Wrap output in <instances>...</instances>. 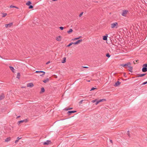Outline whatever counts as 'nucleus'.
I'll return each instance as SVG.
<instances>
[{
    "instance_id": "nucleus-26",
    "label": "nucleus",
    "mask_w": 147,
    "mask_h": 147,
    "mask_svg": "<svg viewBox=\"0 0 147 147\" xmlns=\"http://www.w3.org/2000/svg\"><path fill=\"white\" fill-rule=\"evenodd\" d=\"M31 3H32L30 1H28L26 3V4L27 5H30L31 4Z\"/></svg>"
},
{
    "instance_id": "nucleus-16",
    "label": "nucleus",
    "mask_w": 147,
    "mask_h": 147,
    "mask_svg": "<svg viewBox=\"0 0 147 147\" xmlns=\"http://www.w3.org/2000/svg\"><path fill=\"white\" fill-rule=\"evenodd\" d=\"M9 68H10V70L13 72H15V69H14V68L11 67V66H9Z\"/></svg>"
},
{
    "instance_id": "nucleus-44",
    "label": "nucleus",
    "mask_w": 147,
    "mask_h": 147,
    "mask_svg": "<svg viewBox=\"0 0 147 147\" xmlns=\"http://www.w3.org/2000/svg\"><path fill=\"white\" fill-rule=\"evenodd\" d=\"M21 138H19V137H18L17 139V140H19L21 139Z\"/></svg>"
},
{
    "instance_id": "nucleus-31",
    "label": "nucleus",
    "mask_w": 147,
    "mask_h": 147,
    "mask_svg": "<svg viewBox=\"0 0 147 147\" xmlns=\"http://www.w3.org/2000/svg\"><path fill=\"white\" fill-rule=\"evenodd\" d=\"M96 102L95 104L96 105H97L98 103H99L100 102L99 100L98 101H96Z\"/></svg>"
},
{
    "instance_id": "nucleus-48",
    "label": "nucleus",
    "mask_w": 147,
    "mask_h": 147,
    "mask_svg": "<svg viewBox=\"0 0 147 147\" xmlns=\"http://www.w3.org/2000/svg\"><path fill=\"white\" fill-rule=\"evenodd\" d=\"M20 116H18V117H17V118H18Z\"/></svg>"
},
{
    "instance_id": "nucleus-20",
    "label": "nucleus",
    "mask_w": 147,
    "mask_h": 147,
    "mask_svg": "<svg viewBox=\"0 0 147 147\" xmlns=\"http://www.w3.org/2000/svg\"><path fill=\"white\" fill-rule=\"evenodd\" d=\"M49 81V80L48 78H47L46 80H44L43 81V82L44 83H46L48 82Z\"/></svg>"
},
{
    "instance_id": "nucleus-14",
    "label": "nucleus",
    "mask_w": 147,
    "mask_h": 147,
    "mask_svg": "<svg viewBox=\"0 0 147 147\" xmlns=\"http://www.w3.org/2000/svg\"><path fill=\"white\" fill-rule=\"evenodd\" d=\"M5 97L4 95L3 94H2L0 95V100H2Z\"/></svg>"
},
{
    "instance_id": "nucleus-33",
    "label": "nucleus",
    "mask_w": 147,
    "mask_h": 147,
    "mask_svg": "<svg viewBox=\"0 0 147 147\" xmlns=\"http://www.w3.org/2000/svg\"><path fill=\"white\" fill-rule=\"evenodd\" d=\"M73 109V108H72V107H70V108H67V109H66V110L67 111V110H71V109Z\"/></svg>"
},
{
    "instance_id": "nucleus-30",
    "label": "nucleus",
    "mask_w": 147,
    "mask_h": 147,
    "mask_svg": "<svg viewBox=\"0 0 147 147\" xmlns=\"http://www.w3.org/2000/svg\"><path fill=\"white\" fill-rule=\"evenodd\" d=\"M96 89V88L93 87L90 90V91H92L94 90V89Z\"/></svg>"
},
{
    "instance_id": "nucleus-7",
    "label": "nucleus",
    "mask_w": 147,
    "mask_h": 147,
    "mask_svg": "<svg viewBox=\"0 0 147 147\" xmlns=\"http://www.w3.org/2000/svg\"><path fill=\"white\" fill-rule=\"evenodd\" d=\"M82 41V39L78 40L77 41L74 43V45H77L79 44L80 43V42H81Z\"/></svg>"
},
{
    "instance_id": "nucleus-38",
    "label": "nucleus",
    "mask_w": 147,
    "mask_h": 147,
    "mask_svg": "<svg viewBox=\"0 0 147 147\" xmlns=\"http://www.w3.org/2000/svg\"><path fill=\"white\" fill-rule=\"evenodd\" d=\"M106 56L108 57H109L110 56L109 54H107L106 55Z\"/></svg>"
},
{
    "instance_id": "nucleus-22",
    "label": "nucleus",
    "mask_w": 147,
    "mask_h": 147,
    "mask_svg": "<svg viewBox=\"0 0 147 147\" xmlns=\"http://www.w3.org/2000/svg\"><path fill=\"white\" fill-rule=\"evenodd\" d=\"M10 140V137L7 138L5 140V141L6 142H8Z\"/></svg>"
},
{
    "instance_id": "nucleus-34",
    "label": "nucleus",
    "mask_w": 147,
    "mask_h": 147,
    "mask_svg": "<svg viewBox=\"0 0 147 147\" xmlns=\"http://www.w3.org/2000/svg\"><path fill=\"white\" fill-rule=\"evenodd\" d=\"M83 13L82 12L79 15V16L80 17L83 15Z\"/></svg>"
},
{
    "instance_id": "nucleus-18",
    "label": "nucleus",
    "mask_w": 147,
    "mask_h": 147,
    "mask_svg": "<svg viewBox=\"0 0 147 147\" xmlns=\"http://www.w3.org/2000/svg\"><path fill=\"white\" fill-rule=\"evenodd\" d=\"M81 37H82L81 36H80L78 37H77V38H73V39H72V40H77L78 39H80V38H81Z\"/></svg>"
},
{
    "instance_id": "nucleus-27",
    "label": "nucleus",
    "mask_w": 147,
    "mask_h": 147,
    "mask_svg": "<svg viewBox=\"0 0 147 147\" xmlns=\"http://www.w3.org/2000/svg\"><path fill=\"white\" fill-rule=\"evenodd\" d=\"M9 7H10V8L13 7V8H16L17 9H18V7H17L14 6H13V5H11Z\"/></svg>"
},
{
    "instance_id": "nucleus-35",
    "label": "nucleus",
    "mask_w": 147,
    "mask_h": 147,
    "mask_svg": "<svg viewBox=\"0 0 147 147\" xmlns=\"http://www.w3.org/2000/svg\"><path fill=\"white\" fill-rule=\"evenodd\" d=\"M143 66H144L146 67L147 68V64H145L143 65Z\"/></svg>"
},
{
    "instance_id": "nucleus-13",
    "label": "nucleus",
    "mask_w": 147,
    "mask_h": 147,
    "mask_svg": "<svg viewBox=\"0 0 147 147\" xmlns=\"http://www.w3.org/2000/svg\"><path fill=\"white\" fill-rule=\"evenodd\" d=\"M143 68L142 69V71L143 72H146L147 71V68L144 66H143Z\"/></svg>"
},
{
    "instance_id": "nucleus-45",
    "label": "nucleus",
    "mask_w": 147,
    "mask_h": 147,
    "mask_svg": "<svg viewBox=\"0 0 147 147\" xmlns=\"http://www.w3.org/2000/svg\"><path fill=\"white\" fill-rule=\"evenodd\" d=\"M127 134L129 136V131L127 132Z\"/></svg>"
},
{
    "instance_id": "nucleus-21",
    "label": "nucleus",
    "mask_w": 147,
    "mask_h": 147,
    "mask_svg": "<svg viewBox=\"0 0 147 147\" xmlns=\"http://www.w3.org/2000/svg\"><path fill=\"white\" fill-rule=\"evenodd\" d=\"M107 36H103V39L104 40H107Z\"/></svg>"
},
{
    "instance_id": "nucleus-32",
    "label": "nucleus",
    "mask_w": 147,
    "mask_h": 147,
    "mask_svg": "<svg viewBox=\"0 0 147 147\" xmlns=\"http://www.w3.org/2000/svg\"><path fill=\"white\" fill-rule=\"evenodd\" d=\"M41 91L42 92H44L45 91V89L43 88H41Z\"/></svg>"
},
{
    "instance_id": "nucleus-46",
    "label": "nucleus",
    "mask_w": 147,
    "mask_h": 147,
    "mask_svg": "<svg viewBox=\"0 0 147 147\" xmlns=\"http://www.w3.org/2000/svg\"><path fill=\"white\" fill-rule=\"evenodd\" d=\"M84 68H88V67H83Z\"/></svg>"
},
{
    "instance_id": "nucleus-19",
    "label": "nucleus",
    "mask_w": 147,
    "mask_h": 147,
    "mask_svg": "<svg viewBox=\"0 0 147 147\" xmlns=\"http://www.w3.org/2000/svg\"><path fill=\"white\" fill-rule=\"evenodd\" d=\"M128 67L129 68V71L131 72H132V70L133 69L132 67L130 66H128Z\"/></svg>"
},
{
    "instance_id": "nucleus-36",
    "label": "nucleus",
    "mask_w": 147,
    "mask_h": 147,
    "mask_svg": "<svg viewBox=\"0 0 147 147\" xmlns=\"http://www.w3.org/2000/svg\"><path fill=\"white\" fill-rule=\"evenodd\" d=\"M59 28L61 30H63L64 28L62 26H61Z\"/></svg>"
},
{
    "instance_id": "nucleus-10",
    "label": "nucleus",
    "mask_w": 147,
    "mask_h": 147,
    "mask_svg": "<svg viewBox=\"0 0 147 147\" xmlns=\"http://www.w3.org/2000/svg\"><path fill=\"white\" fill-rule=\"evenodd\" d=\"M76 112V111H68L67 112V113L69 115H70L72 113H74Z\"/></svg>"
},
{
    "instance_id": "nucleus-6",
    "label": "nucleus",
    "mask_w": 147,
    "mask_h": 147,
    "mask_svg": "<svg viewBox=\"0 0 147 147\" xmlns=\"http://www.w3.org/2000/svg\"><path fill=\"white\" fill-rule=\"evenodd\" d=\"M34 86V84L32 83H30L27 84V87L30 88Z\"/></svg>"
},
{
    "instance_id": "nucleus-47",
    "label": "nucleus",
    "mask_w": 147,
    "mask_h": 147,
    "mask_svg": "<svg viewBox=\"0 0 147 147\" xmlns=\"http://www.w3.org/2000/svg\"><path fill=\"white\" fill-rule=\"evenodd\" d=\"M110 142H111V143H112V142H113L112 141V140H110Z\"/></svg>"
},
{
    "instance_id": "nucleus-50",
    "label": "nucleus",
    "mask_w": 147,
    "mask_h": 147,
    "mask_svg": "<svg viewBox=\"0 0 147 147\" xmlns=\"http://www.w3.org/2000/svg\"><path fill=\"white\" fill-rule=\"evenodd\" d=\"M136 62H137V60L136 61Z\"/></svg>"
},
{
    "instance_id": "nucleus-9",
    "label": "nucleus",
    "mask_w": 147,
    "mask_h": 147,
    "mask_svg": "<svg viewBox=\"0 0 147 147\" xmlns=\"http://www.w3.org/2000/svg\"><path fill=\"white\" fill-rule=\"evenodd\" d=\"M50 142V141L47 140L46 142H43V144L44 145H48L49 144Z\"/></svg>"
},
{
    "instance_id": "nucleus-5",
    "label": "nucleus",
    "mask_w": 147,
    "mask_h": 147,
    "mask_svg": "<svg viewBox=\"0 0 147 147\" xmlns=\"http://www.w3.org/2000/svg\"><path fill=\"white\" fill-rule=\"evenodd\" d=\"M35 72L36 73H42L43 74L42 75H40V76H43L45 74V72L42 71H36Z\"/></svg>"
},
{
    "instance_id": "nucleus-40",
    "label": "nucleus",
    "mask_w": 147,
    "mask_h": 147,
    "mask_svg": "<svg viewBox=\"0 0 147 147\" xmlns=\"http://www.w3.org/2000/svg\"><path fill=\"white\" fill-rule=\"evenodd\" d=\"M83 101V100H81L80 102H79V104L80 105V104H81L82 103V102Z\"/></svg>"
},
{
    "instance_id": "nucleus-28",
    "label": "nucleus",
    "mask_w": 147,
    "mask_h": 147,
    "mask_svg": "<svg viewBox=\"0 0 147 147\" xmlns=\"http://www.w3.org/2000/svg\"><path fill=\"white\" fill-rule=\"evenodd\" d=\"M2 14H3V16H2V17H4L6 16V15H7V13H3Z\"/></svg>"
},
{
    "instance_id": "nucleus-29",
    "label": "nucleus",
    "mask_w": 147,
    "mask_h": 147,
    "mask_svg": "<svg viewBox=\"0 0 147 147\" xmlns=\"http://www.w3.org/2000/svg\"><path fill=\"white\" fill-rule=\"evenodd\" d=\"M74 44V43L73 42H71L67 46V47H69L71 46L72 44Z\"/></svg>"
},
{
    "instance_id": "nucleus-8",
    "label": "nucleus",
    "mask_w": 147,
    "mask_h": 147,
    "mask_svg": "<svg viewBox=\"0 0 147 147\" xmlns=\"http://www.w3.org/2000/svg\"><path fill=\"white\" fill-rule=\"evenodd\" d=\"M27 121V119H25V120H23L19 121H18V125L20 124V123H23V122H26Z\"/></svg>"
},
{
    "instance_id": "nucleus-39",
    "label": "nucleus",
    "mask_w": 147,
    "mask_h": 147,
    "mask_svg": "<svg viewBox=\"0 0 147 147\" xmlns=\"http://www.w3.org/2000/svg\"><path fill=\"white\" fill-rule=\"evenodd\" d=\"M147 84V82H143L142 84V85H144V84Z\"/></svg>"
},
{
    "instance_id": "nucleus-3",
    "label": "nucleus",
    "mask_w": 147,
    "mask_h": 147,
    "mask_svg": "<svg viewBox=\"0 0 147 147\" xmlns=\"http://www.w3.org/2000/svg\"><path fill=\"white\" fill-rule=\"evenodd\" d=\"M131 65V63L130 62H128L126 64H123L120 65L121 66L124 67H125L126 66H127V67H128V66H130Z\"/></svg>"
},
{
    "instance_id": "nucleus-2",
    "label": "nucleus",
    "mask_w": 147,
    "mask_h": 147,
    "mask_svg": "<svg viewBox=\"0 0 147 147\" xmlns=\"http://www.w3.org/2000/svg\"><path fill=\"white\" fill-rule=\"evenodd\" d=\"M129 11L128 10H124L123 11L121 15L123 16L126 17Z\"/></svg>"
},
{
    "instance_id": "nucleus-23",
    "label": "nucleus",
    "mask_w": 147,
    "mask_h": 147,
    "mask_svg": "<svg viewBox=\"0 0 147 147\" xmlns=\"http://www.w3.org/2000/svg\"><path fill=\"white\" fill-rule=\"evenodd\" d=\"M146 74H139L138 75V77H141L144 76Z\"/></svg>"
},
{
    "instance_id": "nucleus-12",
    "label": "nucleus",
    "mask_w": 147,
    "mask_h": 147,
    "mask_svg": "<svg viewBox=\"0 0 147 147\" xmlns=\"http://www.w3.org/2000/svg\"><path fill=\"white\" fill-rule=\"evenodd\" d=\"M61 36H59L56 38V40L58 41H61Z\"/></svg>"
},
{
    "instance_id": "nucleus-24",
    "label": "nucleus",
    "mask_w": 147,
    "mask_h": 147,
    "mask_svg": "<svg viewBox=\"0 0 147 147\" xmlns=\"http://www.w3.org/2000/svg\"><path fill=\"white\" fill-rule=\"evenodd\" d=\"M20 73H18L17 74V78L19 79L20 78Z\"/></svg>"
},
{
    "instance_id": "nucleus-37",
    "label": "nucleus",
    "mask_w": 147,
    "mask_h": 147,
    "mask_svg": "<svg viewBox=\"0 0 147 147\" xmlns=\"http://www.w3.org/2000/svg\"><path fill=\"white\" fill-rule=\"evenodd\" d=\"M33 8V6L32 5H30L29 7V9H32Z\"/></svg>"
},
{
    "instance_id": "nucleus-1",
    "label": "nucleus",
    "mask_w": 147,
    "mask_h": 147,
    "mask_svg": "<svg viewBox=\"0 0 147 147\" xmlns=\"http://www.w3.org/2000/svg\"><path fill=\"white\" fill-rule=\"evenodd\" d=\"M118 27V24L117 22H115L111 24V27L112 28H117Z\"/></svg>"
},
{
    "instance_id": "nucleus-17",
    "label": "nucleus",
    "mask_w": 147,
    "mask_h": 147,
    "mask_svg": "<svg viewBox=\"0 0 147 147\" xmlns=\"http://www.w3.org/2000/svg\"><path fill=\"white\" fill-rule=\"evenodd\" d=\"M66 61V58L65 57H63V60L62 61V63H65Z\"/></svg>"
},
{
    "instance_id": "nucleus-4",
    "label": "nucleus",
    "mask_w": 147,
    "mask_h": 147,
    "mask_svg": "<svg viewBox=\"0 0 147 147\" xmlns=\"http://www.w3.org/2000/svg\"><path fill=\"white\" fill-rule=\"evenodd\" d=\"M13 23L12 22L9 23L7 24H5V26L6 28H9L13 26Z\"/></svg>"
},
{
    "instance_id": "nucleus-49",
    "label": "nucleus",
    "mask_w": 147,
    "mask_h": 147,
    "mask_svg": "<svg viewBox=\"0 0 147 147\" xmlns=\"http://www.w3.org/2000/svg\"><path fill=\"white\" fill-rule=\"evenodd\" d=\"M124 75H125V73H124Z\"/></svg>"
},
{
    "instance_id": "nucleus-43",
    "label": "nucleus",
    "mask_w": 147,
    "mask_h": 147,
    "mask_svg": "<svg viewBox=\"0 0 147 147\" xmlns=\"http://www.w3.org/2000/svg\"><path fill=\"white\" fill-rule=\"evenodd\" d=\"M50 63V61H49L46 63V64H47V65L49 63Z\"/></svg>"
},
{
    "instance_id": "nucleus-15",
    "label": "nucleus",
    "mask_w": 147,
    "mask_h": 147,
    "mask_svg": "<svg viewBox=\"0 0 147 147\" xmlns=\"http://www.w3.org/2000/svg\"><path fill=\"white\" fill-rule=\"evenodd\" d=\"M73 31V30L71 28L69 29V30L67 31V32L69 34H70Z\"/></svg>"
},
{
    "instance_id": "nucleus-41",
    "label": "nucleus",
    "mask_w": 147,
    "mask_h": 147,
    "mask_svg": "<svg viewBox=\"0 0 147 147\" xmlns=\"http://www.w3.org/2000/svg\"><path fill=\"white\" fill-rule=\"evenodd\" d=\"M18 141L19 140H17L15 141V143H16L18 142Z\"/></svg>"
},
{
    "instance_id": "nucleus-42",
    "label": "nucleus",
    "mask_w": 147,
    "mask_h": 147,
    "mask_svg": "<svg viewBox=\"0 0 147 147\" xmlns=\"http://www.w3.org/2000/svg\"><path fill=\"white\" fill-rule=\"evenodd\" d=\"M96 100H92V103H94L95 102H96Z\"/></svg>"
},
{
    "instance_id": "nucleus-25",
    "label": "nucleus",
    "mask_w": 147,
    "mask_h": 147,
    "mask_svg": "<svg viewBox=\"0 0 147 147\" xmlns=\"http://www.w3.org/2000/svg\"><path fill=\"white\" fill-rule=\"evenodd\" d=\"M100 102H103V101H106V100L105 99H100V100H99Z\"/></svg>"
},
{
    "instance_id": "nucleus-11",
    "label": "nucleus",
    "mask_w": 147,
    "mask_h": 147,
    "mask_svg": "<svg viewBox=\"0 0 147 147\" xmlns=\"http://www.w3.org/2000/svg\"><path fill=\"white\" fill-rule=\"evenodd\" d=\"M121 84V82L119 81H117V82H116L115 84L114 85V86H119Z\"/></svg>"
}]
</instances>
